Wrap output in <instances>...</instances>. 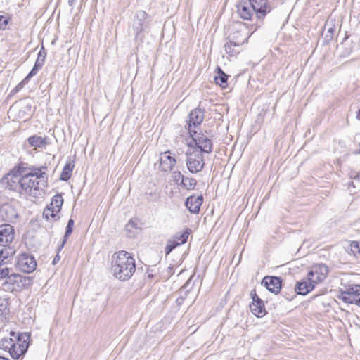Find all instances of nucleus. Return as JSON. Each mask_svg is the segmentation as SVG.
<instances>
[{
    "instance_id": "15",
    "label": "nucleus",
    "mask_w": 360,
    "mask_h": 360,
    "mask_svg": "<svg viewBox=\"0 0 360 360\" xmlns=\"http://www.w3.org/2000/svg\"><path fill=\"white\" fill-rule=\"evenodd\" d=\"M205 117V110L201 108H195L189 113V121L187 129L188 133L195 131L192 127H197L201 124Z\"/></svg>"
},
{
    "instance_id": "13",
    "label": "nucleus",
    "mask_w": 360,
    "mask_h": 360,
    "mask_svg": "<svg viewBox=\"0 0 360 360\" xmlns=\"http://www.w3.org/2000/svg\"><path fill=\"white\" fill-rule=\"evenodd\" d=\"M9 274L10 269L7 267L0 268V279H6L4 284L21 283L22 285H25L26 281L28 280V278L22 276L20 274Z\"/></svg>"
},
{
    "instance_id": "43",
    "label": "nucleus",
    "mask_w": 360,
    "mask_h": 360,
    "mask_svg": "<svg viewBox=\"0 0 360 360\" xmlns=\"http://www.w3.org/2000/svg\"><path fill=\"white\" fill-rule=\"evenodd\" d=\"M60 259V257L58 256V255H57L54 259H53V264H56L57 261H58Z\"/></svg>"
},
{
    "instance_id": "30",
    "label": "nucleus",
    "mask_w": 360,
    "mask_h": 360,
    "mask_svg": "<svg viewBox=\"0 0 360 360\" xmlns=\"http://www.w3.org/2000/svg\"><path fill=\"white\" fill-rule=\"evenodd\" d=\"M217 70L218 75L214 77V81L217 84L225 88L227 86L228 75L219 67H217Z\"/></svg>"
},
{
    "instance_id": "24",
    "label": "nucleus",
    "mask_w": 360,
    "mask_h": 360,
    "mask_svg": "<svg viewBox=\"0 0 360 360\" xmlns=\"http://www.w3.org/2000/svg\"><path fill=\"white\" fill-rule=\"evenodd\" d=\"M250 309L251 312L257 317H263L266 314L264 303H251Z\"/></svg>"
},
{
    "instance_id": "2",
    "label": "nucleus",
    "mask_w": 360,
    "mask_h": 360,
    "mask_svg": "<svg viewBox=\"0 0 360 360\" xmlns=\"http://www.w3.org/2000/svg\"><path fill=\"white\" fill-rule=\"evenodd\" d=\"M111 271L119 280L127 281L136 271L135 259L130 253L120 251L113 256Z\"/></svg>"
},
{
    "instance_id": "29",
    "label": "nucleus",
    "mask_w": 360,
    "mask_h": 360,
    "mask_svg": "<svg viewBox=\"0 0 360 360\" xmlns=\"http://www.w3.org/2000/svg\"><path fill=\"white\" fill-rule=\"evenodd\" d=\"M324 30H326V40L330 41L333 38L334 33L335 32V27L333 20L326 21L324 27Z\"/></svg>"
},
{
    "instance_id": "44",
    "label": "nucleus",
    "mask_w": 360,
    "mask_h": 360,
    "mask_svg": "<svg viewBox=\"0 0 360 360\" xmlns=\"http://www.w3.org/2000/svg\"><path fill=\"white\" fill-rule=\"evenodd\" d=\"M356 118L357 120H360V107L356 113Z\"/></svg>"
},
{
    "instance_id": "45",
    "label": "nucleus",
    "mask_w": 360,
    "mask_h": 360,
    "mask_svg": "<svg viewBox=\"0 0 360 360\" xmlns=\"http://www.w3.org/2000/svg\"><path fill=\"white\" fill-rule=\"evenodd\" d=\"M76 0H68V4L70 6H72Z\"/></svg>"
},
{
    "instance_id": "21",
    "label": "nucleus",
    "mask_w": 360,
    "mask_h": 360,
    "mask_svg": "<svg viewBox=\"0 0 360 360\" xmlns=\"http://www.w3.org/2000/svg\"><path fill=\"white\" fill-rule=\"evenodd\" d=\"M315 287V285L312 283L307 281H302L297 282L295 287V291L297 294L306 295L307 293L311 292Z\"/></svg>"
},
{
    "instance_id": "40",
    "label": "nucleus",
    "mask_w": 360,
    "mask_h": 360,
    "mask_svg": "<svg viewBox=\"0 0 360 360\" xmlns=\"http://www.w3.org/2000/svg\"><path fill=\"white\" fill-rule=\"evenodd\" d=\"M282 295H283V297H285V299H286V300H289V301H291V300L293 299V297H295V295H291V296H287V295H284V292H283V294H282Z\"/></svg>"
},
{
    "instance_id": "3",
    "label": "nucleus",
    "mask_w": 360,
    "mask_h": 360,
    "mask_svg": "<svg viewBox=\"0 0 360 360\" xmlns=\"http://www.w3.org/2000/svg\"><path fill=\"white\" fill-rule=\"evenodd\" d=\"M250 34L245 30H236L231 33L224 46L225 52L230 56H235L242 51V46L248 43Z\"/></svg>"
},
{
    "instance_id": "7",
    "label": "nucleus",
    "mask_w": 360,
    "mask_h": 360,
    "mask_svg": "<svg viewBox=\"0 0 360 360\" xmlns=\"http://www.w3.org/2000/svg\"><path fill=\"white\" fill-rule=\"evenodd\" d=\"M10 335L16 339L15 352L18 354L17 356L11 357L13 359H18L26 353L29 347L30 334L28 333H15V332H11Z\"/></svg>"
},
{
    "instance_id": "38",
    "label": "nucleus",
    "mask_w": 360,
    "mask_h": 360,
    "mask_svg": "<svg viewBox=\"0 0 360 360\" xmlns=\"http://www.w3.org/2000/svg\"><path fill=\"white\" fill-rule=\"evenodd\" d=\"M250 296L252 299V303H255V304H257V302L260 303V304L264 303L263 300L261 298H259V296L257 295L255 290H251Z\"/></svg>"
},
{
    "instance_id": "8",
    "label": "nucleus",
    "mask_w": 360,
    "mask_h": 360,
    "mask_svg": "<svg viewBox=\"0 0 360 360\" xmlns=\"http://www.w3.org/2000/svg\"><path fill=\"white\" fill-rule=\"evenodd\" d=\"M15 229L13 226L6 224L0 225V246L3 249L14 248Z\"/></svg>"
},
{
    "instance_id": "23",
    "label": "nucleus",
    "mask_w": 360,
    "mask_h": 360,
    "mask_svg": "<svg viewBox=\"0 0 360 360\" xmlns=\"http://www.w3.org/2000/svg\"><path fill=\"white\" fill-rule=\"evenodd\" d=\"M27 141L31 146L35 148H43L49 144L46 137L38 136L37 135L29 137Z\"/></svg>"
},
{
    "instance_id": "17",
    "label": "nucleus",
    "mask_w": 360,
    "mask_h": 360,
    "mask_svg": "<svg viewBox=\"0 0 360 360\" xmlns=\"http://www.w3.org/2000/svg\"><path fill=\"white\" fill-rule=\"evenodd\" d=\"M0 183L3 186L6 185V187L9 190L18 191L19 193L21 191L20 177L14 174H7L1 179Z\"/></svg>"
},
{
    "instance_id": "35",
    "label": "nucleus",
    "mask_w": 360,
    "mask_h": 360,
    "mask_svg": "<svg viewBox=\"0 0 360 360\" xmlns=\"http://www.w3.org/2000/svg\"><path fill=\"white\" fill-rule=\"evenodd\" d=\"M56 211L53 209H51L49 205H48L47 207L44 209L43 212V216L46 219H49V217L54 218L56 216Z\"/></svg>"
},
{
    "instance_id": "42",
    "label": "nucleus",
    "mask_w": 360,
    "mask_h": 360,
    "mask_svg": "<svg viewBox=\"0 0 360 360\" xmlns=\"http://www.w3.org/2000/svg\"><path fill=\"white\" fill-rule=\"evenodd\" d=\"M353 304H355L360 307V296L355 300V302H354Z\"/></svg>"
},
{
    "instance_id": "32",
    "label": "nucleus",
    "mask_w": 360,
    "mask_h": 360,
    "mask_svg": "<svg viewBox=\"0 0 360 360\" xmlns=\"http://www.w3.org/2000/svg\"><path fill=\"white\" fill-rule=\"evenodd\" d=\"M9 311L8 299L6 297H0V312L7 314Z\"/></svg>"
},
{
    "instance_id": "4",
    "label": "nucleus",
    "mask_w": 360,
    "mask_h": 360,
    "mask_svg": "<svg viewBox=\"0 0 360 360\" xmlns=\"http://www.w3.org/2000/svg\"><path fill=\"white\" fill-rule=\"evenodd\" d=\"M186 165L187 169L192 174H196L202 170L205 162L201 151L197 148L193 147L188 149L186 153Z\"/></svg>"
},
{
    "instance_id": "12",
    "label": "nucleus",
    "mask_w": 360,
    "mask_h": 360,
    "mask_svg": "<svg viewBox=\"0 0 360 360\" xmlns=\"http://www.w3.org/2000/svg\"><path fill=\"white\" fill-rule=\"evenodd\" d=\"M328 273V266L323 264L314 265L308 273L307 280L314 285L323 281Z\"/></svg>"
},
{
    "instance_id": "31",
    "label": "nucleus",
    "mask_w": 360,
    "mask_h": 360,
    "mask_svg": "<svg viewBox=\"0 0 360 360\" xmlns=\"http://www.w3.org/2000/svg\"><path fill=\"white\" fill-rule=\"evenodd\" d=\"M197 181L194 178L186 177L182 179L179 185L184 189L193 190L196 186Z\"/></svg>"
},
{
    "instance_id": "6",
    "label": "nucleus",
    "mask_w": 360,
    "mask_h": 360,
    "mask_svg": "<svg viewBox=\"0 0 360 360\" xmlns=\"http://www.w3.org/2000/svg\"><path fill=\"white\" fill-rule=\"evenodd\" d=\"M148 15L144 11H138L134 18L131 27L136 40L143 39V32L149 25Z\"/></svg>"
},
{
    "instance_id": "20",
    "label": "nucleus",
    "mask_w": 360,
    "mask_h": 360,
    "mask_svg": "<svg viewBox=\"0 0 360 360\" xmlns=\"http://www.w3.org/2000/svg\"><path fill=\"white\" fill-rule=\"evenodd\" d=\"M237 13L241 18L250 20L255 13V9H253L249 1H240L237 5Z\"/></svg>"
},
{
    "instance_id": "47",
    "label": "nucleus",
    "mask_w": 360,
    "mask_h": 360,
    "mask_svg": "<svg viewBox=\"0 0 360 360\" xmlns=\"http://www.w3.org/2000/svg\"><path fill=\"white\" fill-rule=\"evenodd\" d=\"M359 174H356V175L354 177V179L359 178Z\"/></svg>"
},
{
    "instance_id": "14",
    "label": "nucleus",
    "mask_w": 360,
    "mask_h": 360,
    "mask_svg": "<svg viewBox=\"0 0 360 360\" xmlns=\"http://www.w3.org/2000/svg\"><path fill=\"white\" fill-rule=\"evenodd\" d=\"M160 169L164 172H171L176 164L174 156L171 155V151L161 153L159 158Z\"/></svg>"
},
{
    "instance_id": "1",
    "label": "nucleus",
    "mask_w": 360,
    "mask_h": 360,
    "mask_svg": "<svg viewBox=\"0 0 360 360\" xmlns=\"http://www.w3.org/2000/svg\"><path fill=\"white\" fill-rule=\"evenodd\" d=\"M47 167H32L20 177L21 191L20 194L37 198L41 195L39 185L45 186L47 181L46 170Z\"/></svg>"
},
{
    "instance_id": "34",
    "label": "nucleus",
    "mask_w": 360,
    "mask_h": 360,
    "mask_svg": "<svg viewBox=\"0 0 360 360\" xmlns=\"http://www.w3.org/2000/svg\"><path fill=\"white\" fill-rule=\"evenodd\" d=\"M177 246H179L178 243L174 241L172 238L167 240V245L165 248V255H168Z\"/></svg>"
},
{
    "instance_id": "33",
    "label": "nucleus",
    "mask_w": 360,
    "mask_h": 360,
    "mask_svg": "<svg viewBox=\"0 0 360 360\" xmlns=\"http://www.w3.org/2000/svg\"><path fill=\"white\" fill-rule=\"evenodd\" d=\"M189 280L182 286V288L180 289V293L184 292L183 295H181L179 297L176 299V303L179 305H181L184 301L185 297L187 296L188 293V290H186L187 286L188 285Z\"/></svg>"
},
{
    "instance_id": "36",
    "label": "nucleus",
    "mask_w": 360,
    "mask_h": 360,
    "mask_svg": "<svg viewBox=\"0 0 360 360\" xmlns=\"http://www.w3.org/2000/svg\"><path fill=\"white\" fill-rule=\"evenodd\" d=\"M172 177L174 181L179 185L180 182L179 181H182V179L185 178V176H184L180 171H174L172 174Z\"/></svg>"
},
{
    "instance_id": "16",
    "label": "nucleus",
    "mask_w": 360,
    "mask_h": 360,
    "mask_svg": "<svg viewBox=\"0 0 360 360\" xmlns=\"http://www.w3.org/2000/svg\"><path fill=\"white\" fill-rule=\"evenodd\" d=\"M262 285H264L269 291L278 294L281 290L282 279L278 276H266L262 281Z\"/></svg>"
},
{
    "instance_id": "37",
    "label": "nucleus",
    "mask_w": 360,
    "mask_h": 360,
    "mask_svg": "<svg viewBox=\"0 0 360 360\" xmlns=\"http://www.w3.org/2000/svg\"><path fill=\"white\" fill-rule=\"evenodd\" d=\"M10 18L4 15H0V30H5L9 22Z\"/></svg>"
},
{
    "instance_id": "19",
    "label": "nucleus",
    "mask_w": 360,
    "mask_h": 360,
    "mask_svg": "<svg viewBox=\"0 0 360 360\" xmlns=\"http://www.w3.org/2000/svg\"><path fill=\"white\" fill-rule=\"evenodd\" d=\"M46 57V51L44 46H42L38 53L37 58L35 61V63L31 71L27 75V79L25 80L30 79L33 76L37 74L39 70H40L43 67Z\"/></svg>"
},
{
    "instance_id": "18",
    "label": "nucleus",
    "mask_w": 360,
    "mask_h": 360,
    "mask_svg": "<svg viewBox=\"0 0 360 360\" xmlns=\"http://www.w3.org/2000/svg\"><path fill=\"white\" fill-rule=\"evenodd\" d=\"M202 202V195L195 196L193 195L186 198L185 206L191 213L198 214Z\"/></svg>"
},
{
    "instance_id": "10",
    "label": "nucleus",
    "mask_w": 360,
    "mask_h": 360,
    "mask_svg": "<svg viewBox=\"0 0 360 360\" xmlns=\"http://www.w3.org/2000/svg\"><path fill=\"white\" fill-rule=\"evenodd\" d=\"M360 296V285L348 284L340 290L339 298L345 303L353 304Z\"/></svg>"
},
{
    "instance_id": "22",
    "label": "nucleus",
    "mask_w": 360,
    "mask_h": 360,
    "mask_svg": "<svg viewBox=\"0 0 360 360\" xmlns=\"http://www.w3.org/2000/svg\"><path fill=\"white\" fill-rule=\"evenodd\" d=\"M12 337L13 336L1 339L0 342V349L8 351L11 356H17L18 354L15 352V342Z\"/></svg>"
},
{
    "instance_id": "11",
    "label": "nucleus",
    "mask_w": 360,
    "mask_h": 360,
    "mask_svg": "<svg viewBox=\"0 0 360 360\" xmlns=\"http://www.w3.org/2000/svg\"><path fill=\"white\" fill-rule=\"evenodd\" d=\"M250 4L255 9L257 18L262 20L274 8L268 0H249Z\"/></svg>"
},
{
    "instance_id": "39",
    "label": "nucleus",
    "mask_w": 360,
    "mask_h": 360,
    "mask_svg": "<svg viewBox=\"0 0 360 360\" xmlns=\"http://www.w3.org/2000/svg\"><path fill=\"white\" fill-rule=\"evenodd\" d=\"M27 76L23 79V80L20 82L12 91L13 93H16L20 89H22L25 84H27L30 79H27Z\"/></svg>"
},
{
    "instance_id": "25",
    "label": "nucleus",
    "mask_w": 360,
    "mask_h": 360,
    "mask_svg": "<svg viewBox=\"0 0 360 360\" xmlns=\"http://www.w3.org/2000/svg\"><path fill=\"white\" fill-rule=\"evenodd\" d=\"M63 203V198L62 195L56 194L51 198V202L49 205L51 209L55 210L56 213H58L60 211Z\"/></svg>"
},
{
    "instance_id": "5",
    "label": "nucleus",
    "mask_w": 360,
    "mask_h": 360,
    "mask_svg": "<svg viewBox=\"0 0 360 360\" xmlns=\"http://www.w3.org/2000/svg\"><path fill=\"white\" fill-rule=\"evenodd\" d=\"M190 136L192 138L193 144L192 143H188V146L191 148L195 147L201 153H211L212 151V141L205 134L202 132H198L197 131H191L188 133Z\"/></svg>"
},
{
    "instance_id": "27",
    "label": "nucleus",
    "mask_w": 360,
    "mask_h": 360,
    "mask_svg": "<svg viewBox=\"0 0 360 360\" xmlns=\"http://www.w3.org/2000/svg\"><path fill=\"white\" fill-rule=\"evenodd\" d=\"M74 223L75 222H74L73 219H70L68 220V224H67V226H66V229H65V234H64V236H63V241H62L61 244L58 247V251H60L63 249V248L64 247L65 244L66 243L69 236L72 233Z\"/></svg>"
},
{
    "instance_id": "9",
    "label": "nucleus",
    "mask_w": 360,
    "mask_h": 360,
    "mask_svg": "<svg viewBox=\"0 0 360 360\" xmlns=\"http://www.w3.org/2000/svg\"><path fill=\"white\" fill-rule=\"evenodd\" d=\"M16 267L24 273H31L36 269L35 258L27 253L20 254L17 258Z\"/></svg>"
},
{
    "instance_id": "41",
    "label": "nucleus",
    "mask_w": 360,
    "mask_h": 360,
    "mask_svg": "<svg viewBox=\"0 0 360 360\" xmlns=\"http://www.w3.org/2000/svg\"><path fill=\"white\" fill-rule=\"evenodd\" d=\"M351 246L354 248H359V243L356 241H352Z\"/></svg>"
},
{
    "instance_id": "46",
    "label": "nucleus",
    "mask_w": 360,
    "mask_h": 360,
    "mask_svg": "<svg viewBox=\"0 0 360 360\" xmlns=\"http://www.w3.org/2000/svg\"><path fill=\"white\" fill-rule=\"evenodd\" d=\"M0 360H9L8 358L0 356Z\"/></svg>"
},
{
    "instance_id": "26",
    "label": "nucleus",
    "mask_w": 360,
    "mask_h": 360,
    "mask_svg": "<svg viewBox=\"0 0 360 360\" xmlns=\"http://www.w3.org/2000/svg\"><path fill=\"white\" fill-rule=\"evenodd\" d=\"M74 167V162H67L63 169L60 179L64 181H68L71 177L72 172Z\"/></svg>"
},
{
    "instance_id": "28",
    "label": "nucleus",
    "mask_w": 360,
    "mask_h": 360,
    "mask_svg": "<svg viewBox=\"0 0 360 360\" xmlns=\"http://www.w3.org/2000/svg\"><path fill=\"white\" fill-rule=\"evenodd\" d=\"M191 231L190 229H186L183 232L176 233L172 239L178 243L179 245L184 244L186 243Z\"/></svg>"
}]
</instances>
